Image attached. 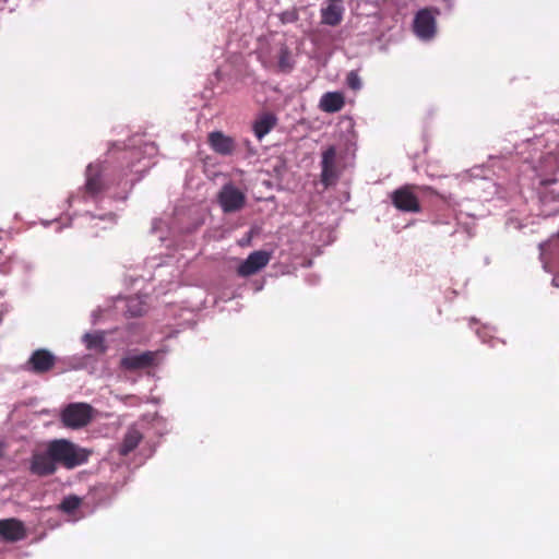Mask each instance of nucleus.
<instances>
[{
  "label": "nucleus",
  "mask_w": 559,
  "mask_h": 559,
  "mask_svg": "<svg viewBox=\"0 0 559 559\" xmlns=\"http://www.w3.org/2000/svg\"><path fill=\"white\" fill-rule=\"evenodd\" d=\"M57 465L46 445L43 450L34 452L31 461V472L38 476L51 475L56 472Z\"/></svg>",
  "instance_id": "nucleus-8"
},
{
  "label": "nucleus",
  "mask_w": 559,
  "mask_h": 559,
  "mask_svg": "<svg viewBox=\"0 0 559 559\" xmlns=\"http://www.w3.org/2000/svg\"><path fill=\"white\" fill-rule=\"evenodd\" d=\"M277 67L282 72H289L294 68L292 51L285 44H280L277 52Z\"/></svg>",
  "instance_id": "nucleus-19"
},
{
  "label": "nucleus",
  "mask_w": 559,
  "mask_h": 559,
  "mask_svg": "<svg viewBox=\"0 0 559 559\" xmlns=\"http://www.w3.org/2000/svg\"><path fill=\"white\" fill-rule=\"evenodd\" d=\"M320 108L325 112H336L344 106V97L338 92H328L320 99Z\"/></svg>",
  "instance_id": "nucleus-17"
},
{
  "label": "nucleus",
  "mask_w": 559,
  "mask_h": 559,
  "mask_svg": "<svg viewBox=\"0 0 559 559\" xmlns=\"http://www.w3.org/2000/svg\"><path fill=\"white\" fill-rule=\"evenodd\" d=\"M0 536L8 542H17L26 536V530L16 519L0 520Z\"/></svg>",
  "instance_id": "nucleus-13"
},
{
  "label": "nucleus",
  "mask_w": 559,
  "mask_h": 559,
  "mask_svg": "<svg viewBox=\"0 0 559 559\" xmlns=\"http://www.w3.org/2000/svg\"><path fill=\"white\" fill-rule=\"evenodd\" d=\"M539 251L545 271L551 272L554 265L559 267V234L551 237L547 242L540 243Z\"/></svg>",
  "instance_id": "nucleus-9"
},
{
  "label": "nucleus",
  "mask_w": 559,
  "mask_h": 559,
  "mask_svg": "<svg viewBox=\"0 0 559 559\" xmlns=\"http://www.w3.org/2000/svg\"><path fill=\"white\" fill-rule=\"evenodd\" d=\"M552 285L559 288V280L557 277L552 278Z\"/></svg>",
  "instance_id": "nucleus-31"
},
{
  "label": "nucleus",
  "mask_w": 559,
  "mask_h": 559,
  "mask_svg": "<svg viewBox=\"0 0 559 559\" xmlns=\"http://www.w3.org/2000/svg\"><path fill=\"white\" fill-rule=\"evenodd\" d=\"M346 83H347L348 87L354 90V91L360 90L361 85H362L359 75L355 71H350L347 74Z\"/></svg>",
  "instance_id": "nucleus-25"
},
{
  "label": "nucleus",
  "mask_w": 559,
  "mask_h": 559,
  "mask_svg": "<svg viewBox=\"0 0 559 559\" xmlns=\"http://www.w3.org/2000/svg\"><path fill=\"white\" fill-rule=\"evenodd\" d=\"M81 504V499L76 496H69L63 499L61 502V510L66 513H72L74 510H76Z\"/></svg>",
  "instance_id": "nucleus-24"
},
{
  "label": "nucleus",
  "mask_w": 559,
  "mask_h": 559,
  "mask_svg": "<svg viewBox=\"0 0 559 559\" xmlns=\"http://www.w3.org/2000/svg\"><path fill=\"white\" fill-rule=\"evenodd\" d=\"M126 312L130 317H140L146 312V302L139 296L128 297L126 300Z\"/></svg>",
  "instance_id": "nucleus-20"
},
{
  "label": "nucleus",
  "mask_w": 559,
  "mask_h": 559,
  "mask_svg": "<svg viewBox=\"0 0 559 559\" xmlns=\"http://www.w3.org/2000/svg\"><path fill=\"white\" fill-rule=\"evenodd\" d=\"M540 201L543 204H550V203H555V207L552 210H550L549 214L551 213H556L559 211V188L557 187L556 183H554L552 186H550L549 188H547L542 197H540Z\"/></svg>",
  "instance_id": "nucleus-21"
},
{
  "label": "nucleus",
  "mask_w": 559,
  "mask_h": 559,
  "mask_svg": "<svg viewBox=\"0 0 559 559\" xmlns=\"http://www.w3.org/2000/svg\"><path fill=\"white\" fill-rule=\"evenodd\" d=\"M437 29L436 15L429 9L419 10L414 19V32L421 40H430Z\"/></svg>",
  "instance_id": "nucleus-5"
},
{
  "label": "nucleus",
  "mask_w": 559,
  "mask_h": 559,
  "mask_svg": "<svg viewBox=\"0 0 559 559\" xmlns=\"http://www.w3.org/2000/svg\"><path fill=\"white\" fill-rule=\"evenodd\" d=\"M140 153H141L140 150H133V151H130L128 153V155L130 158H138V164H141L142 160L139 158Z\"/></svg>",
  "instance_id": "nucleus-28"
},
{
  "label": "nucleus",
  "mask_w": 559,
  "mask_h": 559,
  "mask_svg": "<svg viewBox=\"0 0 559 559\" xmlns=\"http://www.w3.org/2000/svg\"><path fill=\"white\" fill-rule=\"evenodd\" d=\"M144 152L147 154V155H153L155 154L156 152V147L153 143L151 144H145L144 145Z\"/></svg>",
  "instance_id": "nucleus-27"
},
{
  "label": "nucleus",
  "mask_w": 559,
  "mask_h": 559,
  "mask_svg": "<svg viewBox=\"0 0 559 559\" xmlns=\"http://www.w3.org/2000/svg\"><path fill=\"white\" fill-rule=\"evenodd\" d=\"M321 178L325 186L332 185L337 179L336 171V150L334 146H329L322 153L321 159Z\"/></svg>",
  "instance_id": "nucleus-10"
},
{
  "label": "nucleus",
  "mask_w": 559,
  "mask_h": 559,
  "mask_svg": "<svg viewBox=\"0 0 559 559\" xmlns=\"http://www.w3.org/2000/svg\"><path fill=\"white\" fill-rule=\"evenodd\" d=\"M141 440H142L141 432L133 427L129 428L128 431L126 432L123 441L120 445V449H119L120 454L128 455L130 452H132L138 447V444L140 443Z\"/></svg>",
  "instance_id": "nucleus-18"
},
{
  "label": "nucleus",
  "mask_w": 559,
  "mask_h": 559,
  "mask_svg": "<svg viewBox=\"0 0 559 559\" xmlns=\"http://www.w3.org/2000/svg\"><path fill=\"white\" fill-rule=\"evenodd\" d=\"M92 418L93 407L86 403H71L61 412L62 424L72 429L85 427Z\"/></svg>",
  "instance_id": "nucleus-2"
},
{
  "label": "nucleus",
  "mask_w": 559,
  "mask_h": 559,
  "mask_svg": "<svg viewBox=\"0 0 559 559\" xmlns=\"http://www.w3.org/2000/svg\"><path fill=\"white\" fill-rule=\"evenodd\" d=\"M150 166H151V164L148 162H144L141 167H138V164H135L133 162L128 166L130 173L140 175V176H138L135 178L126 179L122 182V189L126 193L131 189L134 181L140 180L143 173L146 171L150 168Z\"/></svg>",
  "instance_id": "nucleus-22"
},
{
  "label": "nucleus",
  "mask_w": 559,
  "mask_h": 559,
  "mask_svg": "<svg viewBox=\"0 0 559 559\" xmlns=\"http://www.w3.org/2000/svg\"><path fill=\"white\" fill-rule=\"evenodd\" d=\"M276 123L277 118L274 114L264 112L254 120L253 132L255 136L261 140L276 126Z\"/></svg>",
  "instance_id": "nucleus-16"
},
{
  "label": "nucleus",
  "mask_w": 559,
  "mask_h": 559,
  "mask_svg": "<svg viewBox=\"0 0 559 559\" xmlns=\"http://www.w3.org/2000/svg\"><path fill=\"white\" fill-rule=\"evenodd\" d=\"M49 453L56 465L68 469L84 464L88 459V452L66 439H56L47 444Z\"/></svg>",
  "instance_id": "nucleus-1"
},
{
  "label": "nucleus",
  "mask_w": 559,
  "mask_h": 559,
  "mask_svg": "<svg viewBox=\"0 0 559 559\" xmlns=\"http://www.w3.org/2000/svg\"><path fill=\"white\" fill-rule=\"evenodd\" d=\"M56 362V356L47 349H36L25 364V369L41 374L48 372Z\"/></svg>",
  "instance_id": "nucleus-6"
},
{
  "label": "nucleus",
  "mask_w": 559,
  "mask_h": 559,
  "mask_svg": "<svg viewBox=\"0 0 559 559\" xmlns=\"http://www.w3.org/2000/svg\"><path fill=\"white\" fill-rule=\"evenodd\" d=\"M421 189H423V190H426V191H429V192H431V193H432V192L435 193V191H433V190H432V188H430V187H423ZM436 194H437V192H436ZM438 195H439V193H438ZM440 198H441V199H443L444 201H448V198H447L445 195H441V194H440Z\"/></svg>",
  "instance_id": "nucleus-30"
},
{
  "label": "nucleus",
  "mask_w": 559,
  "mask_h": 559,
  "mask_svg": "<svg viewBox=\"0 0 559 559\" xmlns=\"http://www.w3.org/2000/svg\"><path fill=\"white\" fill-rule=\"evenodd\" d=\"M209 143L214 152L224 156L231 155L236 148L234 139L221 131L211 132Z\"/></svg>",
  "instance_id": "nucleus-15"
},
{
  "label": "nucleus",
  "mask_w": 559,
  "mask_h": 559,
  "mask_svg": "<svg viewBox=\"0 0 559 559\" xmlns=\"http://www.w3.org/2000/svg\"><path fill=\"white\" fill-rule=\"evenodd\" d=\"M98 218L102 221L108 219L110 223H115V215L112 213L99 216Z\"/></svg>",
  "instance_id": "nucleus-29"
},
{
  "label": "nucleus",
  "mask_w": 559,
  "mask_h": 559,
  "mask_svg": "<svg viewBox=\"0 0 559 559\" xmlns=\"http://www.w3.org/2000/svg\"><path fill=\"white\" fill-rule=\"evenodd\" d=\"M158 352H143L130 354L121 359V366L127 370H139L151 367L155 364Z\"/></svg>",
  "instance_id": "nucleus-11"
},
{
  "label": "nucleus",
  "mask_w": 559,
  "mask_h": 559,
  "mask_svg": "<svg viewBox=\"0 0 559 559\" xmlns=\"http://www.w3.org/2000/svg\"><path fill=\"white\" fill-rule=\"evenodd\" d=\"M83 342L88 349L105 352L104 335L102 333H86L83 335Z\"/></svg>",
  "instance_id": "nucleus-23"
},
{
  "label": "nucleus",
  "mask_w": 559,
  "mask_h": 559,
  "mask_svg": "<svg viewBox=\"0 0 559 559\" xmlns=\"http://www.w3.org/2000/svg\"><path fill=\"white\" fill-rule=\"evenodd\" d=\"M3 455V444L0 442V457Z\"/></svg>",
  "instance_id": "nucleus-32"
},
{
  "label": "nucleus",
  "mask_w": 559,
  "mask_h": 559,
  "mask_svg": "<svg viewBox=\"0 0 559 559\" xmlns=\"http://www.w3.org/2000/svg\"><path fill=\"white\" fill-rule=\"evenodd\" d=\"M270 259L271 253L267 251H253L245 261L240 263L237 272L240 276H250L266 266V264L270 262Z\"/></svg>",
  "instance_id": "nucleus-7"
},
{
  "label": "nucleus",
  "mask_w": 559,
  "mask_h": 559,
  "mask_svg": "<svg viewBox=\"0 0 559 559\" xmlns=\"http://www.w3.org/2000/svg\"><path fill=\"white\" fill-rule=\"evenodd\" d=\"M477 334L479 335V337L483 340V342H486V340L484 338L483 334L480 333V331H477Z\"/></svg>",
  "instance_id": "nucleus-33"
},
{
  "label": "nucleus",
  "mask_w": 559,
  "mask_h": 559,
  "mask_svg": "<svg viewBox=\"0 0 559 559\" xmlns=\"http://www.w3.org/2000/svg\"><path fill=\"white\" fill-rule=\"evenodd\" d=\"M245 202V193L231 183L224 185L218 193V203L225 213L239 211Z\"/></svg>",
  "instance_id": "nucleus-3"
},
{
  "label": "nucleus",
  "mask_w": 559,
  "mask_h": 559,
  "mask_svg": "<svg viewBox=\"0 0 559 559\" xmlns=\"http://www.w3.org/2000/svg\"><path fill=\"white\" fill-rule=\"evenodd\" d=\"M280 19L282 23H294L298 20V13L296 10H288L281 13Z\"/></svg>",
  "instance_id": "nucleus-26"
},
{
  "label": "nucleus",
  "mask_w": 559,
  "mask_h": 559,
  "mask_svg": "<svg viewBox=\"0 0 559 559\" xmlns=\"http://www.w3.org/2000/svg\"><path fill=\"white\" fill-rule=\"evenodd\" d=\"M343 0H328V4L321 9V23L329 26H336L343 20Z\"/></svg>",
  "instance_id": "nucleus-14"
},
{
  "label": "nucleus",
  "mask_w": 559,
  "mask_h": 559,
  "mask_svg": "<svg viewBox=\"0 0 559 559\" xmlns=\"http://www.w3.org/2000/svg\"><path fill=\"white\" fill-rule=\"evenodd\" d=\"M414 188V186H403L392 192L391 200L397 210L411 213L420 211V204Z\"/></svg>",
  "instance_id": "nucleus-4"
},
{
  "label": "nucleus",
  "mask_w": 559,
  "mask_h": 559,
  "mask_svg": "<svg viewBox=\"0 0 559 559\" xmlns=\"http://www.w3.org/2000/svg\"><path fill=\"white\" fill-rule=\"evenodd\" d=\"M100 166L98 164H90L85 171V193L92 198L98 195L104 189L105 183L100 175Z\"/></svg>",
  "instance_id": "nucleus-12"
}]
</instances>
